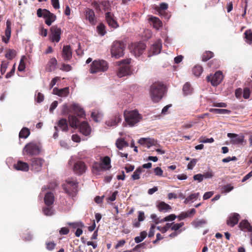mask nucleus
<instances>
[{"label":"nucleus","instance_id":"c03bdc74","mask_svg":"<svg viewBox=\"0 0 252 252\" xmlns=\"http://www.w3.org/2000/svg\"><path fill=\"white\" fill-rule=\"evenodd\" d=\"M26 56H22L21 57L20 63L18 67V70L19 71H23L25 70L26 65H25V60H26Z\"/></svg>","mask_w":252,"mask_h":252},{"label":"nucleus","instance_id":"49530a36","mask_svg":"<svg viewBox=\"0 0 252 252\" xmlns=\"http://www.w3.org/2000/svg\"><path fill=\"white\" fill-rule=\"evenodd\" d=\"M97 31L98 34L103 36L106 33L105 26L103 24H100L97 27Z\"/></svg>","mask_w":252,"mask_h":252},{"label":"nucleus","instance_id":"3c124183","mask_svg":"<svg viewBox=\"0 0 252 252\" xmlns=\"http://www.w3.org/2000/svg\"><path fill=\"white\" fill-rule=\"evenodd\" d=\"M69 226H71L73 228H78V227H84V224L81 221L69 222L68 223Z\"/></svg>","mask_w":252,"mask_h":252},{"label":"nucleus","instance_id":"774afa93","mask_svg":"<svg viewBox=\"0 0 252 252\" xmlns=\"http://www.w3.org/2000/svg\"><path fill=\"white\" fill-rule=\"evenodd\" d=\"M138 214L137 220H138L139 221H144L145 219L144 213L142 211H138Z\"/></svg>","mask_w":252,"mask_h":252},{"label":"nucleus","instance_id":"bb28decb","mask_svg":"<svg viewBox=\"0 0 252 252\" xmlns=\"http://www.w3.org/2000/svg\"><path fill=\"white\" fill-rule=\"evenodd\" d=\"M62 56L64 60H69L72 57V52L69 45H65L63 47Z\"/></svg>","mask_w":252,"mask_h":252},{"label":"nucleus","instance_id":"9b49d317","mask_svg":"<svg viewBox=\"0 0 252 252\" xmlns=\"http://www.w3.org/2000/svg\"><path fill=\"white\" fill-rule=\"evenodd\" d=\"M50 30V40L52 42H59L61 38V29L57 26H53Z\"/></svg>","mask_w":252,"mask_h":252},{"label":"nucleus","instance_id":"412c9836","mask_svg":"<svg viewBox=\"0 0 252 252\" xmlns=\"http://www.w3.org/2000/svg\"><path fill=\"white\" fill-rule=\"evenodd\" d=\"M148 20L150 25L156 30H159L162 26V22L158 17L151 16L148 18Z\"/></svg>","mask_w":252,"mask_h":252},{"label":"nucleus","instance_id":"c85d7f7f","mask_svg":"<svg viewBox=\"0 0 252 252\" xmlns=\"http://www.w3.org/2000/svg\"><path fill=\"white\" fill-rule=\"evenodd\" d=\"M57 65V60L55 58H52L48 62L46 66V70L48 72L54 71L56 68Z\"/></svg>","mask_w":252,"mask_h":252},{"label":"nucleus","instance_id":"a878e982","mask_svg":"<svg viewBox=\"0 0 252 252\" xmlns=\"http://www.w3.org/2000/svg\"><path fill=\"white\" fill-rule=\"evenodd\" d=\"M239 218L240 215L237 213L230 214L227 220V224L231 227L234 226L238 223Z\"/></svg>","mask_w":252,"mask_h":252},{"label":"nucleus","instance_id":"a19ab883","mask_svg":"<svg viewBox=\"0 0 252 252\" xmlns=\"http://www.w3.org/2000/svg\"><path fill=\"white\" fill-rule=\"evenodd\" d=\"M91 117L95 122H98L102 119V115L97 111H94L92 112Z\"/></svg>","mask_w":252,"mask_h":252},{"label":"nucleus","instance_id":"423d86ee","mask_svg":"<svg viewBox=\"0 0 252 252\" xmlns=\"http://www.w3.org/2000/svg\"><path fill=\"white\" fill-rule=\"evenodd\" d=\"M108 69V63L104 60H94L91 65V73L105 72Z\"/></svg>","mask_w":252,"mask_h":252},{"label":"nucleus","instance_id":"4c0bfd02","mask_svg":"<svg viewBox=\"0 0 252 252\" xmlns=\"http://www.w3.org/2000/svg\"><path fill=\"white\" fill-rule=\"evenodd\" d=\"M209 111L215 114H229L231 112L230 110L227 109L218 108H211L210 109Z\"/></svg>","mask_w":252,"mask_h":252},{"label":"nucleus","instance_id":"9d476101","mask_svg":"<svg viewBox=\"0 0 252 252\" xmlns=\"http://www.w3.org/2000/svg\"><path fill=\"white\" fill-rule=\"evenodd\" d=\"M223 79V75L221 71L216 72L213 76H208L207 80L208 82H211L213 86H217L221 82Z\"/></svg>","mask_w":252,"mask_h":252},{"label":"nucleus","instance_id":"a211bd4d","mask_svg":"<svg viewBox=\"0 0 252 252\" xmlns=\"http://www.w3.org/2000/svg\"><path fill=\"white\" fill-rule=\"evenodd\" d=\"M80 132L85 136H89L91 133V127L86 122H82L79 126Z\"/></svg>","mask_w":252,"mask_h":252},{"label":"nucleus","instance_id":"cd10ccee","mask_svg":"<svg viewBox=\"0 0 252 252\" xmlns=\"http://www.w3.org/2000/svg\"><path fill=\"white\" fill-rule=\"evenodd\" d=\"M122 121L120 115H117L114 117L108 120L106 122V125L108 126H114L117 125Z\"/></svg>","mask_w":252,"mask_h":252},{"label":"nucleus","instance_id":"7c9ffc66","mask_svg":"<svg viewBox=\"0 0 252 252\" xmlns=\"http://www.w3.org/2000/svg\"><path fill=\"white\" fill-rule=\"evenodd\" d=\"M14 167L16 170L23 171H27L29 169L28 163L21 161H18L16 164L14 165Z\"/></svg>","mask_w":252,"mask_h":252},{"label":"nucleus","instance_id":"7ed1b4c3","mask_svg":"<svg viewBox=\"0 0 252 252\" xmlns=\"http://www.w3.org/2000/svg\"><path fill=\"white\" fill-rule=\"evenodd\" d=\"M78 184L75 178H68L63 184V189L69 196L73 197L77 192Z\"/></svg>","mask_w":252,"mask_h":252},{"label":"nucleus","instance_id":"79ce46f5","mask_svg":"<svg viewBox=\"0 0 252 252\" xmlns=\"http://www.w3.org/2000/svg\"><path fill=\"white\" fill-rule=\"evenodd\" d=\"M30 131L27 128H23L19 132V137L22 138H27L30 135Z\"/></svg>","mask_w":252,"mask_h":252},{"label":"nucleus","instance_id":"f8f14e48","mask_svg":"<svg viewBox=\"0 0 252 252\" xmlns=\"http://www.w3.org/2000/svg\"><path fill=\"white\" fill-rule=\"evenodd\" d=\"M47 188L44 187L42 188L41 193H40V195L43 194H44V202L45 204L47 206L51 205L53 204L55 198L54 195L53 193L50 191L45 192V191L46 190Z\"/></svg>","mask_w":252,"mask_h":252},{"label":"nucleus","instance_id":"338daca9","mask_svg":"<svg viewBox=\"0 0 252 252\" xmlns=\"http://www.w3.org/2000/svg\"><path fill=\"white\" fill-rule=\"evenodd\" d=\"M250 95V90L249 88H246L243 91V97L245 99L249 98Z\"/></svg>","mask_w":252,"mask_h":252},{"label":"nucleus","instance_id":"0e129e2a","mask_svg":"<svg viewBox=\"0 0 252 252\" xmlns=\"http://www.w3.org/2000/svg\"><path fill=\"white\" fill-rule=\"evenodd\" d=\"M154 173L157 176H162L163 175V171L161 169V168L159 167H157L154 169Z\"/></svg>","mask_w":252,"mask_h":252},{"label":"nucleus","instance_id":"13d9d810","mask_svg":"<svg viewBox=\"0 0 252 252\" xmlns=\"http://www.w3.org/2000/svg\"><path fill=\"white\" fill-rule=\"evenodd\" d=\"M56 244L53 242H46V249L49 251H52L55 248Z\"/></svg>","mask_w":252,"mask_h":252},{"label":"nucleus","instance_id":"b1692460","mask_svg":"<svg viewBox=\"0 0 252 252\" xmlns=\"http://www.w3.org/2000/svg\"><path fill=\"white\" fill-rule=\"evenodd\" d=\"M71 107L72 109L73 112L76 114L78 116L81 118H85L86 116L85 112L79 104L73 103L71 105Z\"/></svg>","mask_w":252,"mask_h":252},{"label":"nucleus","instance_id":"f3484780","mask_svg":"<svg viewBox=\"0 0 252 252\" xmlns=\"http://www.w3.org/2000/svg\"><path fill=\"white\" fill-rule=\"evenodd\" d=\"M146 49V45L143 43H138L133 46L132 52L135 57H139L143 54Z\"/></svg>","mask_w":252,"mask_h":252},{"label":"nucleus","instance_id":"c9c22d12","mask_svg":"<svg viewBox=\"0 0 252 252\" xmlns=\"http://www.w3.org/2000/svg\"><path fill=\"white\" fill-rule=\"evenodd\" d=\"M116 145L119 149L122 150L125 147H128V144L124 139L119 138L116 142Z\"/></svg>","mask_w":252,"mask_h":252},{"label":"nucleus","instance_id":"2eb2a0df","mask_svg":"<svg viewBox=\"0 0 252 252\" xmlns=\"http://www.w3.org/2000/svg\"><path fill=\"white\" fill-rule=\"evenodd\" d=\"M161 40H158L157 42L154 43L151 46L148 53V56L151 57L153 55L158 54L161 51Z\"/></svg>","mask_w":252,"mask_h":252},{"label":"nucleus","instance_id":"de8ad7c7","mask_svg":"<svg viewBox=\"0 0 252 252\" xmlns=\"http://www.w3.org/2000/svg\"><path fill=\"white\" fill-rule=\"evenodd\" d=\"M245 38L246 39V42L248 43L251 44L252 42V32L251 30H247L245 31Z\"/></svg>","mask_w":252,"mask_h":252},{"label":"nucleus","instance_id":"f704fd0d","mask_svg":"<svg viewBox=\"0 0 252 252\" xmlns=\"http://www.w3.org/2000/svg\"><path fill=\"white\" fill-rule=\"evenodd\" d=\"M207 223V220L205 219H196L191 222V225L195 228H197L202 227L204 224Z\"/></svg>","mask_w":252,"mask_h":252},{"label":"nucleus","instance_id":"f257e3e1","mask_svg":"<svg viewBox=\"0 0 252 252\" xmlns=\"http://www.w3.org/2000/svg\"><path fill=\"white\" fill-rule=\"evenodd\" d=\"M165 87L161 83H153L150 87L149 94L152 100L154 102L160 101L164 94Z\"/></svg>","mask_w":252,"mask_h":252},{"label":"nucleus","instance_id":"680f3d73","mask_svg":"<svg viewBox=\"0 0 252 252\" xmlns=\"http://www.w3.org/2000/svg\"><path fill=\"white\" fill-rule=\"evenodd\" d=\"M61 69L63 71L68 72L72 69V67L69 64L63 63L62 65Z\"/></svg>","mask_w":252,"mask_h":252},{"label":"nucleus","instance_id":"20e7f679","mask_svg":"<svg viewBox=\"0 0 252 252\" xmlns=\"http://www.w3.org/2000/svg\"><path fill=\"white\" fill-rule=\"evenodd\" d=\"M130 62V59H126L116 63L117 65L119 66L117 72L119 77L121 78L130 74L131 70L129 65Z\"/></svg>","mask_w":252,"mask_h":252},{"label":"nucleus","instance_id":"4be33fe9","mask_svg":"<svg viewBox=\"0 0 252 252\" xmlns=\"http://www.w3.org/2000/svg\"><path fill=\"white\" fill-rule=\"evenodd\" d=\"M6 28L5 30V36H3L2 38V41L5 43H7L11 37V23L10 20H7L6 21Z\"/></svg>","mask_w":252,"mask_h":252},{"label":"nucleus","instance_id":"58836bf2","mask_svg":"<svg viewBox=\"0 0 252 252\" xmlns=\"http://www.w3.org/2000/svg\"><path fill=\"white\" fill-rule=\"evenodd\" d=\"M183 91L185 95H188L192 94L193 90L190 85L189 83H186L183 86Z\"/></svg>","mask_w":252,"mask_h":252},{"label":"nucleus","instance_id":"1a4fd4ad","mask_svg":"<svg viewBox=\"0 0 252 252\" xmlns=\"http://www.w3.org/2000/svg\"><path fill=\"white\" fill-rule=\"evenodd\" d=\"M110 163L111 159L110 158L106 156L103 158L101 163H95L93 167L97 169L98 171L109 170L111 168Z\"/></svg>","mask_w":252,"mask_h":252},{"label":"nucleus","instance_id":"e433bc0d","mask_svg":"<svg viewBox=\"0 0 252 252\" xmlns=\"http://www.w3.org/2000/svg\"><path fill=\"white\" fill-rule=\"evenodd\" d=\"M58 126L63 130V131H67L68 130V125L66 119H61L58 122Z\"/></svg>","mask_w":252,"mask_h":252},{"label":"nucleus","instance_id":"e2e57ef3","mask_svg":"<svg viewBox=\"0 0 252 252\" xmlns=\"http://www.w3.org/2000/svg\"><path fill=\"white\" fill-rule=\"evenodd\" d=\"M196 162L197 160L196 159H192L188 164V168L190 170L192 169L194 166L195 165Z\"/></svg>","mask_w":252,"mask_h":252},{"label":"nucleus","instance_id":"2f4dec72","mask_svg":"<svg viewBox=\"0 0 252 252\" xmlns=\"http://www.w3.org/2000/svg\"><path fill=\"white\" fill-rule=\"evenodd\" d=\"M239 226L242 231L245 232H251L252 230L250 223L246 220H242Z\"/></svg>","mask_w":252,"mask_h":252},{"label":"nucleus","instance_id":"c756f323","mask_svg":"<svg viewBox=\"0 0 252 252\" xmlns=\"http://www.w3.org/2000/svg\"><path fill=\"white\" fill-rule=\"evenodd\" d=\"M157 207L160 212H167L171 210V207L163 201L158 202L157 204Z\"/></svg>","mask_w":252,"mask_h":252},{"label":"nucleus","instance_id":"5fc2aeb1","mask_svg":"<svg viewBox=\"0 0 252 252\" xmlns=\"http://www.w3.org/2000/svg\"><path fill=\"white\" fill-rule=\"evenodd\" d=\"M8 65V63L2 62L0 65V72L1 74H3L6 72V69Z\"/></svg>","mask_w":252,"mask_h":252},{"label":"nucleus","instance_id":"6e6552de","mask_svg":"<svg viewBox=\"0 0 252 252\" xmlns=\"http://www.w3.org/2000/svg\"><path fill=\"white\" fill-rule=\"evenodd\" d=\"M37 15L39 17L44 18L45 19V22L48 26H50L56 18L55 15L46 9L39 8L37 11Z\"/></svg>","mask_w":252,"mask_h":252},{"label":"nucleus","instance_id":"69168bd1","mask_svg":"<svg viewBox=\"0 0 252 252\" xmlns=\"http://www.w3.org/2000/svg\"><path fill=\"white\" fill-rule=\"evenodd\" d=\"M36 101L40 103L42 102L44 100V95L40 93H38L37 95L35 96Z\"/></svg>","mask_w":252,"mask_h":252},{"label":"nucleus","instance_id":"4468645a","mask_svg":"<svg viewBox=\"0 0 252 252\" xmlns=\"http://www.w3.org/2000/svg\"><path fill=\"white\" fill-rule=\"evenodd\" d=\"M86 169L87 168L85 163L81 161L76 162L73 168L74 172L78 175H81L85 173Z\"/></svg>","mask_w":252,"mask_h":252},{"label":"nucleus","instance_id":"0eeeda50","mask_svg":"<svg viewBox=\"0 0 252 252\" xmlns=\"http://www.w3.org/2000/svg\"><path fill=\"white\" fill-rule=\"evenodd\" d=\"M124 117L126 123L131 126L138 123L141 119L140 115L136 110L125 111Z\"/></svg>","mask_w":252,"mask_h":252},{"label":"nucleus","instance_id":"864d4df0","mask_svg":"<svg viewBox=\"0 0 252 252\" xmlns=\"http://www.w3.org/2000/svg\"><path fill=\"white\" fill-rule=\"evenodd\" d=\"M184 225V222H180L179 223H173L172 224V226L171 227V229L172 230H174L176 232L178 230H179L181 227H182Z\"/></svg>","mask_w":252,"mask_h":252},{"label":"nucleus","instance_id":"09e8293b","mask_svg":"<svg viewBox=\"0 0 252 252\" xmlns=\"http://www.w3.org/2000/svg\"><path fill=\"white\" fill-rule=\"evenodd\" d=\"M16 55V51L12 49H9L7 51L5 56V57L9 59V60H12L13 59L15 56Z\"/></svg>","mask_w":252,"mask_h":252},{"label":"nucleus","instance_id":"ddd939ff","mask_svg":"<svg viewBox=\"0 0 252 252\" xmlns=\"http://www.w3.org/2000/svg\"><path fill=\"white\" fill-rule=\"evenodd\" d=\"M227 136L230 138V142L233 144L243 145L244 136L243 134L238 135L234 133H228Z\"/></svg>","mask_w":252,"mask_h":252},{"label":"nucleus","instance_id":"dca6fc26","mask_svg":"<svg viewBox=\"0 0 252 252\" xmlns=\"http://www.w3.org/2000/svg\"><path fill=\"white\" fill-rule=\"evenodd\" d=\"M105 19L109 27L112 28L116 29L119 27V24L114 19L113 14L110 12H107L105 14Z\"/></svg>","mask_w":252,"mask_h":252},{"label":"nucleus","instance_id":"6e6d98bb","mask_svg":"<svg viewBox=\"0 0 252 252\" xmlns=\"http://www.w3.org/2000/svg\"><path fill=\"white\" fill-rule=\"evenodd\" d=\"M177 216L174 214H171L166 217H165L163 219H162L161 221H172L174 220Z\"/></svg>","mask_w":252,"mask_h":252},{"label":"nucleus","instance_id":"39448f33","mask_svg":"<svg viewBox=\"0 0 252 252\" xmlns=\"http://www.w3.org/2000/svg\"><path fill=\"white\" fill-rule=\"evenodd\" d=\"M41 149L38 144L34 142L27 143L23 148L22 154L23 156H33L40 154Z\"/></svg>","mask_w":252,"mask_h":252},{"label":"nucleus","instance_id":"6ab92c4d","mask_svg":"<svg viewBox=\"0 0 252 252\" xmlns=\"http://www.w3.org/2000/svg\"><path fill=\"white\" fill-rule=\"evenodd\" d=\"M85 18L89 21V23L92 25H95L96 22V18L94 11L90 9L86 8L85 11Z\"/></svg>","mask_w":252,"mask_h":252},{"label":"nucleus","instance_id":"ea45409f","mask_svg":"<svg viewBox=\"0 0 252 252\" xmlns=\"http://www.w3.org/2000/svg\"><path fill=\"white\" fill-rule=\"evenodd\" d=\"M168 7V5L167 3L165 2H162L160 4L159 6H155V9L160 14H162L161 12V10H165L167 9Z\"/></svg>","mask_w":252,"mask_h":252},{"label":"nucleus","instance_id":"393cba45","mask_svg":"<svg viewBox=\"0 0 252 252\" xmlns=\"http://www.w3.org/2000/svg\"><path fill=\"white\" fill-rule=\"evenodd\" d=\"M138 142L141 145L148 148L155 145V140L151 138H141Z\"/></svg>","mask_w":252,"mask_h":252},{"label":"nucleus","instance_id":"473e14b6","mask_svg":"<svg viewBox=\"0 0 252 252\" xmlns=\"http://www.w3.org/2000/svg\"><path fill=\"white\" fill-rule=\"evenodd\" d=\"M68 122L70 126L74 128H76L78 126L79 120L77 117L72 115H69L68 117Z\"/></svg>","mask_w":252,"mask_h":252},{"label":"nucleus","instance_id":"f03ea898","mask_svg":"<svg viewBox=\"0 0 252 252\" xmlns=\"http://www.w3.org/2000/svg\"><path fill=\"white\" fill-rule=\"evenodd\" d=\"M126 48V45L123 41L118 40L114 41L110 49L111 57L118 59L123 57Z\"/></svg>","mask_w":252,"mask_h":252},{"label":"nucleus","instance_id":"a18cd8bd","mask_svg":"<svg viewBox=\"0 0 252 252\" xmlns=\"http://www.w3.org/2000/svg\"><path fill=\"white\" fill-rule=\"evenodd\" d=\"M147 235V233L146 231H142L140 234V236H137L135 238V242L136 243H139L142 242L146 237Z\"/></svg>","mask_w":252,"mask_h":252},{"label":"nucleus","instance_id":"37998d69","mask_svg":"<svg viewBox=\"0 0 252 252\" xmlns=\"http://www.w3.org/2000/svg\"><path fill=\"white\" fill-rule=\"evenodd\" d=\"M203 72V68L201 66L195 65L192 69V72L196 76H199Z\"/></svg>","mask_w":252,"mask_h":252},{"label":"nucleus","instance_id":"4d7b16f0","mask_svg":"<svg viewBox=\"0 0 252 252\" xmlns=\"http://www.w3.org/2000/svg\"><path fill=\"white\" fill-rule=\"evenodd\" d=\"M213 57V53L208 51L205 54H204L202 57V60L204 61H207V60H209Z\"/></svg>","mask_w":252,"mask_h":252},{"label":"nucleus","instance_id":"052dcab7","mask_svg":"<svg viewBox=\"0 0 252 252\" xmlns=\"http://www.w3.org/2000/svg\"><path fill=\"white\" fill-rule=\"evenodd\" d=\"M71 111L69 110V108L67 104H64L62 106V113L63 115H66L70 113Z\"/></svg>","mask_w":252,"mask_h":252},{"label":"nucleus","instance_id":"8fccbe9b","mask_svg":"<svg viewBox=\"0 0 252 252\" xmlns=\"http://www.w3.org/2000/svg\"><path fill=\"white\" fill-rule=\"evenodd\" d=\"M142 172V169L140 167L137 168L132 175L133 180H138L140 178V174Z\"/></svg>","mask_w":252,"mask_h":252},{"label":"nucleus","instance_id":"bf43d9fd","mask_svg":"<svg viewBox=\"0 0 252 252\" xmlns=\"http://www.w3.org/2000/svg\"><path fill=\"white\" fill-rule=\"evenodd\" d=\"M193 178L194 180L198 181V182H201L204 179V176L201 174H197L193 176Z\"/></svg>","mask_w":252,"mask_h":252},{"label":"nucleus","instance_id":"72a5a7b5","mask_svg":"<svg viewBox=\"0 0 252 252\" xmlns=\"http://www.w3.org/2000/svg\"><path fill=\"white\" fill-rule=\"evenodd\" d=\"M200 194L199 192L194 193L189 196H188L184 201V203L187 204L188 203L193 202L195 200H197L199 197Z\"/></svg>","mask_w":252,"mask_h":252},{"label":"nucleus","instance_id":"603ef678","mask_svg":"<svg viewBox=\"0 0 252 252\" xmlns=\"http://www.w3.org/2000/svg\"><path fill=\"white\" fill-rule=\"evenodd\" d=\"M43 212L46 216H51L54 214V210L52 207H45L43 208Z\"/></svg>","mask_w":252,"mask_h":252},{"label":"nucleus","instance_id":"aec40b11","mask_svg":"<svg viewBox=\"0 0 252 252\" xmlns=\"http://www.w3.org/2000/svg\"><path fill=\"white\" fill-rule=\"evenodd\" d=\"M44 163V160L41 158H33L32 160V168L35 171H38Z\"/></svg>","mask_w":252,"mask_h":252},{"label":"nucleus","instance_id":"5701e85b","mask_svg":"<svg viewBox=\"0 0 252 252\" xmlns=\"http://www.w3.org/2000/svg\"><path fill=\"white\" fill-rule=\"evenodd\" d=\"M69 93V91L68 87H65L60 89L57 88H54L53 90L52 94L60 97H65L68 96Z\"/></svg>","mask_w":252,"mask_h":252}]
</instances>
